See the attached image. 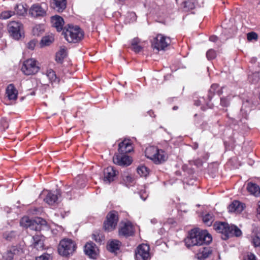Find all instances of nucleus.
I'll list each match as a JSON object with an SVG mask.
<instances>
[{"label": "nucleus", "mask_w": 260, "mask_h": 260, "mask_svg": "<svg viewBox=\"0 0 260 260\" xmlns=\"http://www.w3.org/2000/svg\"><path fill=\"white\" fill-rule=\"evenodd\" d=\"M36 44V41L34 40L30 41L27 44V47L31 50H33Z\"/></svg>", "instance_id": "nucleus-45"}, {"label": "nucleus", "mask_w": 260, "mask_h": 260, "mask_svg": "<svg viewBox=\"0 0 260 260\" xmlns=\"http://www.w3.org/2000/svg\"><path fill=\"white\" fill-rule=\"evenodd\" d=\"M6 94L9 100L15 101L17 98L18 91L13 84H10L7 88Z\"/></svg>", "instance_id": "nucleus-23"}, {"label": "nucleus", "mask_w": 260, "mask_h": 260, "mask_svg": "<svg viewBox=\"0 0 260 260\" xmlns=\"http://www.w3.org/2000/svg\"><path fill=\"white\" fill-rule=\"evenodd\" d=\"M220 104L223 107H228L230 105V99L228 98H221Z\"/></svg>", "instance_id": "nucleus-43"}, {"label": "nucleus", "mask_w": 260, "mask_h": 260, "mask_svg": "<svg viewBox=\"0 0 260 260\" xmlns=\"http://www.w3.org/2000/svg\"><path fill=\"white\" fill-rule=\"evenodd\" d=\"M251 242L254 247L260 246V237L257 234H252Z\"/></svg>", "instance_id": "nucleus-37"}, {"label": "nucleus", "mask_w": 260, "mask_h": 260, "mask_svg": "<svg viewBox=\"0 0 260 260\" xmlns=\"http://www.w3.org/2000/svg\"><path fill=\"white\" fill-rule=\"evenodd\" d=\"M177 109V107H174L173 108V109H174V110H175V109Z\"/></svg>", "instance_id": "nucleus-59"}, {"label": "nucleus", "mask_w": 260, "mask_h": 260, "mask_svg": "<svg viewBox=\"0 0 260 260\" xmlns=\"http://www.w3.org/2000/svg\"><path fill=\"white\" fill-rule=\"evenodd\" d=\"M76 245L74 241L70 239L61 240L58 246V251L60 255L68 256L72 254L76 250Z\"/></svg>", "instance_id": "nucleus-6"}, {"label": "nucleus", "mask_w": 260, "mask_h": 260, "mask_svg": "<svg viewBox=\"0 0 260 260\" xmlns=\"http://www.w3.org/2000/svg\"><path fill=\"white\" fill-rule=\"evenodd\" d=\"M10 235L11 236L9 237V236L7 235L6 234L5 235V237L6 238V239H7V240H10V239L13 236H14V232H11L10 233Z\"/></svg>", "instance_id": "nucleus-54"}, {"label": "nucleus", "mask_w": 260, "mask_h": 260, "mask_svg": "<svg viewBox=\"0 0 260 260\" xmlns=\"http://www.w3.org/2000/svg\"><path fill=\"white\" fill-rule=\"evenodd\" d=\"M137 172L141 177H146L149 171L147 168L144 166H141L137 168Z\"/></svg>", "instance_id": "nucleus-36"}, {"label": "nucleus", "mask_w": 260, "mask_h": 260, "mask_svg": "<svg viewBox=\"0 0 260 260\" xmlns=\"http://www.w3.org/2000/svg\"><path fill=\"white\" fill-rule=\"evenodd\" d=\"M67 49L64 47L60 48V50L56 54V60L61 63L63 59L67 56Z\"/></svg>", "instance_id": "nucleus-29"}, {"label": "nucleus", "mask_w": 260, "mask_h": 260, "mask_svg": "<svg viewBox=\"0 0 260 260\" xmlns=\"http://www.w3.org/2000/svg\"><path fill=\"white\" fill-rule=\"evenodd\" d=\"M51 21L52 25L56 28L57 31H60L62 29L64 21L61 17L58 15L52 16Z\"/></svg>", "instance_id": "nucleus-22"}, {"label": "nucleus", "mask_w": 260, "mask_h": 260, "mask_svg": "<svg viewBox=\"0 0 260 260\" xmlns=\"http://www.w3.org/2000/svg\"><path fill=\"white\" fill-rule=\"evenodd\" d=\"M184 7L188 10L192 9L194 7V3L193 2H185Z\"/></svg>", "instance_id": "nucleus-44"}, {"label": "nucleus", "mask_w": 260, "mask_h": 260, "mask_svg": "<svg viewBox=\"0 0 260 260\" xmlns=\"http://www.w3.org/2000/svg\"><path fill=\"white\" fill-rule=\"evenodd\" d=\"M58 196L57 192L48 191L44 200L48 205H54L58 203Z\"/></svg>", "instance_id": "nucleus-21"}, {"label": "nucleus", "mask_w": 260, "mask_h": 260, "mask_svg": "<svg viewBox=\"0 0 260 260\" xmlns=\"http://www.w3.org/2000/svg\"><path fill=\"white\" fill-rule=\"evenodd\" d=\"M148 113H149V115H150V116H153L154 113H153V111H149V112H148Z\"/></svg>", "instance_id": "nucleus-56"}, {"label": "nucleus", "mask_w": 260, "mask_h": 260, "mask_svg": "<svg viewBox=\"0 0 260 260\" xmlns=\"http://www.w3.org/2000/svg\"><path fill=\"white\" fill-rule=\"evenodd\" d=\"M217 39V37L215 36H212L209 38L210 41L213 42H215Z\"/></svg>", "instance_id": "nucleus-52"}, {"label": "nucleus", "mask_w": 260, "mask_h": 260, "mask_svg": "<svg viewBox=\"0 0 260 260\" xmlns=\"http://www.w3.org/2000/svg\"><path fill=\"white\" fill-rule=\"evenodd\" d=\"M149 246L146 244L140 245L135 252L136 260H148L150 258Z\"/></svg>", "instance_id": "nucleus-10"}, {"label": "nucleus", "mask_w": 260, "mask_h": 260, "mask_svg": "<svg viewBox=\"0 0 260 260\" xmlns=\"http://www.w3.org/2000/svg\"><path fill=\"white\" fill-rule=\"evenodd\" d=\"M151 222L152 223H156V220L155 219H153L151 220Z\"/></svg>", "instance_id": "nucleus-57"}, {"label": "nucleus", "mask_w": 260, "mask_h": 260, "mask_svg": "<svg viewBox=\"0 0 260 260\" xmlns=\"http://www.w3.org/2000/svg\"><path fill=\"white\" fill-rule=\"evenodd\" d=\"M145 156L156 164L165 161L168 156L165 151L154 146H150L146 149Z\"/></svg>", "instance_id": "nucleus-4"}, {"label": "nucleus", "mask_w": 260, "mask_h": 260, "mask_svg": "<svg viewBox=\"0 0 260 260\" xmlns=\"http://www.w3.org/2000/svg\"><path fill=\"white\" fill-rule=\"evenodd\" d=\"M203 220L207 225L210 226L214 221V218L212 214L208 213L203 216Z\"/></svg>", "instance_id": "nucleus-35"}, {"label": "nucleus", "mask_w": 260, "mask_h": 260, "mask_svg": "<svg viewBox=\"0 0 260 260\" xmlns=\"http://www.w3.org/2000/svg\"><path fill=\"white\" fill-rule=\"evenodd\" d=\"M247 38L248 41L256 40L257 39V35L254 32H249L247 34Z\"/></svg>", "instance_id": "nucleus-41"}, {"label": "nucleus", "mask_w": 260, "mask_h": 260, "mask_svg": "<svg viewBox=\"0 0 260 260\" xmlns=\"http://www.w3.org/2000/svg\"><path fill=\"white\" fill-rule=\"evenodd\" d=\"M113 160L114 164L121 166H129L132 162V158L125 155L116 154L113 156Z\"/></svg>", "instance_id": "nucleus-14"}, {"label": "nucleus", "mask_w": 260, "mask_h": 260, "mask_svg": "<svg viewBox=\"0 0 260 260\" xmlns=\"http://www.w3.org/2000/svg\"><path fill=\"white\" fill-rule=\"evenodd\" d=\"M118 221V213L117 212L113 211L109 212L106 217V220L104 223V229L111 232L114 230L117 224Z\"/></svg>", "instance_id": "nucleus-8"}, {"label": "nucleus", "mask_w": 260, "mask_h": 260, "mask_svg": "<svg viewBox=\"0 0 260 260\" xmlns=\"http://www.w3.org/2000/svg\"><path fill=\"white\" fill-rule=\"evenodd\" d=\"M207 57L208 59H212L216 56V52L213 49L209 50L206 53Z\"/></svg>", "instance_id": "nucleus-40"}, {"label": "nucleus", "mask_w": 260, "mask_h": 260, "mask_svg": "<svg viewBox=\"0 0 260 260\" xmlns=\"http://www.w3.org/2000/svg\"><path fill=\"white\" fill-rule=\"evenodd\" d=\"M171 43V39L162 34H158L152 43L154 48L158 50H164Z\"/></svg>", "instance_id": "nucleus-9"}, {"label": "nucleus", "mask_w": 260, "mask_h": 260, "mask_svg": "<svg viewBox=\"0 0 260 260\" xmlns=\"http://www.w3.org/2000/svg\"><path fill=\"white\" fill-rule=\"evenodd\" d=\"M198 147V145L197 144H196L195 146H194V148L196 149Z\"/></svg>", "instance_id": "nucleus-58"}, {"label": "nucleus", "mask_w": 260, "mask_h": 260, "mask_svg": "<svg viewBox=\"0 0 260 260\" xmlns=\"http://www.w3.org/2000/svg\"><path fill=\"white\" fill-rule=\"evenodd\" d=\"M63 35L66 40L69 43H76L83 37V34L78 26L69 25L63 31Z\"/></svg>", "instance_id": "nucleus-5"}, {"label": "nucleus", "mask_w": 260, "mask_h": 260, "mask_svg": "<svg viewBox=\"0 0 260 260\" xmlns=\"http://www.w3.org/2000/svg\"><path fill=\"white\" fill-rule=\"evenodd\" d=\"M222 93V88L220 87L218 84H213L211 85L209 90L208 96L211 99L214 94H217L218 95H220Z\"/></svg>", "instance_id": "nucleus-27"}, {"label": "nucleus", "mask_w": 260, "mask_h": 260, "mask_svg": "<svg viewBox=\"0 0 260 260\" xmlns=\"http://www.w3.org/2000/svg\"><path fill=\"white\" fill-rule=\"evenodd\" d=\"M116 175V171L113 167L109 166L104 171V181L106 183H109L113 181Z\"/></svg>", "instance_id": "nucleus-17"}, {"label": "nucleus", "mask_w": 260, "mask_h": 260, "mask_svg": "<svg viewBox=\"0 0 260 260\" xmlns=\"http://www.w3.org/2000/svg\"><path fill=\"white\" fill-rule=\"evenodd\" d=\"M133 150V147L129 140L125 139L119 144L118 151L121 154L131 152Z\"/></svg>", "instance_id": "nucleus-18"}, {"label": "nucleus", "mask_w": 260, "mask_h": 260, "mask_svg": "<svg viewBox=\"0 0 260 260\" xmlns=\"http://www.w3.org/2000/svg\"><path fill=\"white\" fill-rule=\"evenodd\" d=\"M129 15L131 17H133L134 19H135L136 15L134 13H132L129 14Z\"/></svg>", "instance_id": "nucleus-55"}, {"label": "nucleus", "mask_w": 260, "mask_h": 260, "mask_svg": "<svg viewBox=\"0 0 260 260\" xmlns=\"http://www.w3.org/2000/svg\"><path fill=\"white\" fill-rule=\"evenodd\" d=\"M0 125L2 126V130L5 131L9 126L8 121L6 119L3 118L0 122Z\"/></svg>", "instance_id": "nucleus-42"}, {"label": "nucleus", "mask_w": 260, "mask_h": 260, "mask_svg": "<svg viewBox=\"0 0 260 260\" xmlns=\"http://www.w3.org/2000/svg\"><path fill=\"white\" fill-rule=\"evenodd\" d=\"M247 189L248 191L254 196H258L260 194V188L256 184L249 182L247 184Z\"/></svg>", "instance_id": "nucleus-26"}, {"label": "nucleus", "mask_w": 260, "mask_h": 260, "mask_svg": "<svg viewBox=\"0 0 260 260\" xmlns=\"http://www.w3.org/2000/svg\"><path fill=\"white\" fill-rule=\"evenodd\" d=\"M32 239L33 246L37 250L42 249L44 246V237L40 235H36L33 236Z\"/></svg>", "instance_id": "nucleus-25"}, {"label": "nucleus", "mask_w": 260, "mask_h": 260, "mask_svg": "<svg viewBox=\"0 0 260 260\" xmlns=\"http://www.w3.org/2000/svg\"><path fill=\"white\" fill-rule=\"evenodd\" d=\"M211 235L206 230L194 229L190 231L188 236L185 239L187 247L208 244L212 241Z\"/></svg>", "instance_id": "nucleus-1"}, {"label": "nucleus", "mask_w": 260, "mask_h": 260, "mask_svg": "<svg viewBox=\"0 0 260 260\" xmlns=\"http://www.w3.org/2000/svg\"><path fill=\"white\" fill-rule=\"evenodd\" d=\"M119 235L124 237L132 236L134 233V226L129 221L121 222L119 224Z\"/></svg>", "instance_id": "nucleus-12"}, {"label": "nucleus", "mask_w": 260, "mask_h": 260, "mask_svg": "<svg viewBox=\"0 0 260 260\" xmlns=\"http://www.w3.org/2000/svg\"><path fill=\"white\" fill-rule=\"evenodd\" d=\"M44 31V26L42 24H37L32 28V34L34 36H39Z\"/></svg>", "instance_id": "nucleus-32"}, {"label": "nucleus", "mask_w": 260, "mask_h": 260, "mask_svg": "<svg viewBox=\"0 0 260 260\" xmlns=\"http://www.w3.org/2000/svg\"><path fill=\"white\" fill-rule=\"evenodd\" d=\"M211 251L209 247H202L198 250L197 257L199 259H204L211 254Z\"/></svg>", "instance_id": "nucleus-24"}, {"label": "nucleus", "mask_w": 260, "mask_h": 260, "mask_svg": "<svg viewBox=\"0 0 260 260\" xmlns=\"http://www.w3.org/2000/svg\"><path fill=\"white\" fill-rule=\"evenodd\" d=\"M85 253L91 258H96L98 254V249L92 242L87 243L84 246Z\"/></svg>", "instance_id": "nucleus-16"}, {"label": "nucleus", "mask_w": 260, "mask_h": 260, "mask_svg": "<svg viewBox=\"0 0 260 260\" xmlns=\"http://www.w3.org/2000/svg\"><path fill=\"white\" fill-rule=\"evenodd\" d=\"M140 197L143 201H145L147 198L148 197V194L145 192H144V193L141 192Z\"/></svg>", "instance_id": "nucleus-51"}, {"label": "nucleus", "mask_w": 260, "mask_h": 260, "mask_svg": "<svg viewBox=\"0 0 260 260\" xmlns=\"http://www.w3.org/2000/svg\"><path fill=\"white\" fill-rule=\"evenodd\" d=\"M23 252V251L21 248L17 246H12L4 253L3 258L4 260H13Z\"/></svg>", "instance_id": "nucleus-13"}, {"label": "nucleus", "mask_w": 260, "mask_h": 260, "mask_svg": "<svg viewBox=\"0 0 260 260\" xmlns=\"http://www.w3.org/2000/svg\"><path fill=\"white\" fill-rule=\"evenodd\" d=\"M15 10L18 15L24 16L26 14L27 8L22 4H18L15 7Z\"/></svg>", "instance_id": "nucleus-33"}, {"label": "nucleus", "mask_w": 260, "mask_h": 260, "mask_svg": "<svg viewBox=\"0 0 260 260\" xmlns=\"http://www.w3.org/2000/svg\"><path fill=\"white\" fill-rule=\"evenodd\" d=\"M40 70L37 61L34 58H29L23 61L21 71L27 76L37 74Z\"/></svg>", "instance_id": "nucleus-7"}, {"label": "nucleus", "mask_w": 260, "mask_h": 260, "mask_svg": "<svg viewBox=\"0 0 260 260\" xmlns=\"http://www.w3.org/2000/svg\"><path fill=\"white\" fill-rule=\"evenodd\" d=\"M54 41V38L52 36H47L42 38L41 41V46H49Z\"/></svg>", "instance_id": "nucleus-34"}, {"label": "nucleus", "mask_w": 260, "mask_h": 260, "mask_svg": "<svg viewBox=\"0 0 260 260\" xmlns=\"http://www.w3.org/2000/svg\"><path fill=\"white\" fill-rule=\"evenodd\" d=\"M46 75L52 84H57L59 82V79L56 77L55 73L52 70L47 71Z\"/></svg>", "instance_id": "nucleus-30"}, {"label": "nucleus", "mask_w": 260, "mask_h": 260, "mask_svg": "<svg viewBox=\"0 0 260 260\" xmlns=\"http://www.w3.org/2000/svg\"><path fill=\"white\" fill-rule=\"evenodd\" d=\"M244 208V204L238 201H233L228 207L229 211L236 214L241 213Z\"/></svg>", "instance_id": "nucleus-20"}, {"label": "nucleus", "mask_w": 260, "mask_h": 260, "mask_svg": "<svg viewBox=\"0 0 260 260\" xmlns=\"http://www.w3.org/2000/svg\"><path fill=\"white\" fill-rule=\"evenodd\" d=\"M50 5L55 10L61 12L66 8L67 0H50Z\"/></svg>", "instance_id": "nucleus-19"}, {"label": "nucleus", "mask_w": 260, "mask_h": 260, "mask_svg": "<svg viewBox=\"0 0 260 260\" xmlns=\"http://www.w3.org/2000/svg\"><path fill=\"white\" fill-rule=\"evenodd\" d=\"M122 177L123 181L127 185L134 182V176L128 172L123 173Z\"/></svg>", "instance_id": "nucleus-31"}, {"label": "nucleus", "mask_w": 260, "mask_h": 260, "mask_svg": "<svg viewBox=\"0 0 260 260\" xmlns=\"http://www.w3.org/2000/svg\"><path fill=\"white\" fill-rule=\"evenodd\" d=\"M214 230L218 233L223 235L222 239L226 240L230 236L239 237L242 235L241 231L234 225H229L226 222H219L214 224Z\"/></svg>", "instance_id": "nucleus-2"}, {"label": "nucleus", "mask_w": 260, "mask_h": 260, "mask_svg": "<svg viewBox=\"0 0 260 260\" xmlns=\"http://www.w3.org/2000/svg\"><path fill=\"white\" fill-rule=\"evenodd\" d=\"M93 239L98 242H100L102 241V236L99 235H96L95 234L93 235Z\"/></svg>", "instance_id": "nucleus-49"}, {"label": "nucleus", "mask_w": 260, "mask_h": 260, "mask_svg": "<svg viewBox=\"0 0 260 260\" xmlns=\"http://www.w3.org/2000/svg\"><path fill=\"white\" fill-rule=\"evenodd\" d=\"M50 256L48 254H43L36 258V260H49Z\"/></svg>", "instance_id": "nucleus-46"}, {"label": "nucleus", "mask_w": 260, "mask_h": 260, "mask_svg": "<svg viewBox=\"0 0 260 260\" xmlns=\"http://www.w3.org/2000/svg\"><path fill=\"white\" fill-rule=\"evenodd\" d=\"M257 212L258 217L259 218V220H260V201L258 202Z\"/></svg>", "instance_id": "nucleus-53"}, {"label": "nucleus", "mask_w": 260, "mask_h": 260, "mask_svg": "<svg viewBox=\"0 0 260 260\" xmlns=\"http://www.w3.org/2000/svg\"><path fill=\"white\" fill-rule=\"evenodd\" d=\"M8 31L10 35L15 39L18 40L21 37L22 24L16 21L11 22L8 24Z\"/></svg>", "instance_id": "nucleus-11"}, {"label": "nucleus", "mask_w": 260, "mask_h": 260, "mask_svg": "<svg viewBox=\"0 0 260 260\" xmlns=\"http://www.w3.org/2000/svg\"><path fill=\"white\" fill-rule=\"evenodd\" d=\"M132 48L136 52H139L142 50V47L138 45L132 46Z\"/></svg>", "instance_id": "nucleus-48"}, {"label": "nucleus", "mask_w": 260, "mask_h": 260, "mask_svg": "<svg viewBox=\"0 0 260 260\" xmlns=\"http://www.w3.org/2000/svg\"><path fill=\"white\" fill-rule=\"evenodd\" d=\"M46 10L41 5L35 4L32 5L29 10V13L34 17H43L46 15Z\"/></svg>", "instance_id": "nucleus-15"}, {"label": "nucleus", "mask_w": 260, "mask_h": 260, "mask_svg": "<svg viewBox=\"0 0 260 260\" xmlns=\"http://www.w3.org/2000/svg\"><path fill=\"white\" fill-rule=\"evenodd\" d=\"M20 223L23 227L29 228L30 230L36 231L48 229L47 222L40 217L31 219L28 217L25 216L21 218Z\"/></svg>", "instance_id": "nucleus-3"}, {"label": "nucleus", "mask_w": 260, "mask_h": 260, "mask_svg": "<svg viewBox=\"0 0 260 260\" xmlns=\"http://www.w3.org/2000/svg\"><path fill=\"white\" fill-rule=\"evenodd\" d=\"M259 73L255 72V73H253L252 75H249V80H250V81L252 82V83H256L259 80Z\"/></svg>", "instance_id": "nucleus-39"}, {"label": "nucleus", "mask_w": 260, "mask_h": 260, "mask_svg": "<svg viewBox=\"0 0 260 260\" xmlns=\"http://www.w3.org/2000/svg\"><path fill=\"white\" fill-rule=\"evenodd\" d=\"M120 242L117 240H111L107 245L108 249L112 252H114L119 249Z\"/></svg>", "instance_id": "nucleus-28"}, {"label": "nucleus", "mask_w": 260, "mask_h": 260, "mask_svg": "<svg viewBox=\"0 0 260 260\" xmlns=\"http://www.w3.org/2000/svg\"><path fill=\"white\" fill-rule=\"evenodd\" d=\"M245 260H256L255 255L253 254L250 253L247 256Z\"/></svg>", "instance_id": "nucleus-50"}, {"label": "nucleus", "mask_w": 260, "mask_h": 260, "mask_svg": "<svg viewBox=\"0 0 260 260\" xmlns=\"http://www.w3.org/2000/svg\"><path fill=\"white\" fill-rule=\"evenodd\" d=\"M140 42V39L138 38H135L132 41L131 45L132 46L138 45Z\"/></svg>", "instance_id": "nucleus-47"}, {"label": "nucleus", "mask_w": 260, "mask_h": 260, "mask_svg": "<svg viewBox=\"0 0 260 260\" xmlns=\"http://www.w3.org/2000/svg\"><path fill=\"white\" fill-rule=\"evenodd\" d=\"M14 12L12 11H3L0 14V18L2 19H7L14 15Z\"/></svg>", "instance_id": "nucleus-38"}]
</instances>
